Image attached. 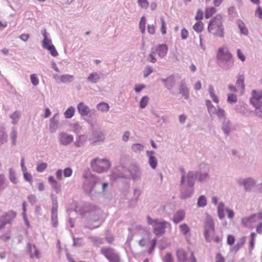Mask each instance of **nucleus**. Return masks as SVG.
I'll return each instance as SVG.
<instances>
[{"instance_id":"obj_23","label":"nucleus","mask_w":262,"mask_h":262,"mask_svg":"<svg viewBox=\"0 0 262 262\" xmlns=\"http://www.w3.org/2000/svg\"><path fill=\"white\" fill-rule=\"evenodd\" d=\"M27 248L28 252L29 253L30 257L31 258H33L34 257H36L37 258H39V251L35 245L32 246L30 243H28L27 245Z\"/></svg>"},{"instance_id":"obj_29","label":"nucleus","mask_w":262,"mask_h":262,"mask_svg":"<svg viewBox=\"0 0 262 262\" xmlns=\"http://www.w3.org/2000/svg\"><path fill=\"white\" fill-rule=\"evenodd\" d=\"M238 28L239 30L240 33L242 35H248L249 34V31L247 28L245 23L241 19H238L236 21Z\"/></svg>"},{"instance_id":"obj_12","label":"nucleus","mask_w":262,"mask_h":262,"mask_svg":"<svg viewBox=\"0 0 262 262\" xmlns=\"http://www.w3.org/2000/svg\"><path fill=\"white\" fill-rule=\"evenodd\" d=\"M180 196L181 199H187L192 196L194 193V187L183 184V182H180Z\"/></svg>"},{"instance_id":"obj_11","label":"nucleus","mask_w":262,"mask_h":262,"mask_svg":"<svg viewBox=\"0 0 262 262\" xmlns=\"http://www.w3.org/2000/svg\"><path fill=\"white\" fill-rule=\"evenodd\" d=\"M171 227V224L165 221H159V220L154 225L153 232L157 236H161L165 233L166 228Z\"/></svg>"},{"instance_id":"obj_46","label":"nucleus","mask_w":262,"mask_h":262,"mask_svg":"<svg viewBox=\"0 0 262 262\" xmlns=\"http://www.w3.org/2000/svg\"><path fill=\"white\" fill-rule=\"evenodd\" d=\"M208 91L209 93V95L213 101L215 103H218L219 100L217 97V96L214 93V89L212 85H210L208 88Z\"/></svg>"},{"instance_id":"obj_57","label":"nucleus","mask_w":262,"mask_h":262,"mask_svg":"<svg viewBox=\"0 0 262 262\" xmlns=\"http://www.w3.org/2000/svg\"><path fill=\"white\" fill-rule=\"evenodd\" d=\"M255 107V112L257 116L262 118V104L253 105Z\"/></svg>"},{"instance_id":"obj_36","label":"nucleus","mask_w":262,"mask_h":262,"mask_svg":"<svg viewBox=\"0 0 262 262\" xmlns=\"http://www.w3.org/2000/svg\"><path fill=\"white\" fill-rule=\"evenodd\" d=\"M196 173V179L200 182H203L206 179L209 178V174L207 172H202L201 171H195Z\"/></svg>"},{"instance_id":"obj_48","label":"nucleus","mask_w":262,"mask_h":262,"mask_svg":"<svg viewBox=\"0 0 262 262\" xmlns=\"http://www.w3.org/2000/svg\"><path fill=\"white\" fill-rule=\"evenodd\" d=\"M203 23L201 21H198L193 26V29L197 33H201L203 30Z\"/></svg>"},{"instance_id":"obj_28","label":"nucleus","mask_w":262,"mask_h":262,"mask_svg":"<svg viewBox=\"0 0 262 262\" xmlns=\"http://www.w3.org/2000/svg\"><path fill=\"white\" fill-rule=\"evenodd\" d=\"M88 139V136L86 135H81L77 136L76 138L75 145L77 147L83 146Z\"/></svg>"},{"instance_id":"obj_18","label":"nucleus","mask_w":262,"mask_h":262,"mask_svg":"<svg viewBox=\"0 0 262 262\" xmlns=\"http://www.w3.org/2000/svg\"><path fill=\"white\" fill-rule=\"evenodd\" d=\"M179 93L186 100L189 98V90L187 88L185 80H182L180 82Z\"/></svg>"},{"instance_id":"obj_20","label":"nucleus","mask_w":262,"mask_h":262,"mask_svg":"<svg viewBox=\"0 0 262 262\" xmlns=\"http://www.w3.org/2000/svg\"><path fill=\"white\" fill-rule=\"evenodd\" d=\"M146 153L148 158L149 165L152 169H155L158 164L157 159L155 156V152L152 150H147Z\"/></svg>"},{"instance_id":"obj_33","label":"nucleus","mask_w":262,"mask_h":262,"mask_svg":"<svg viewBox=\"0 0 262 262\" xmlns=\"http://www.w3.org/2000/svg\"><path fill=\"white\" fill-rule=\"evenodd\" d=\"M141 192L140 189L136 188L134 190V197L129 202V206L130 207H133L135 206V204L134 205H132V203L133 202H135V204L136 203L139 199V196L141 195Z\"/></svg>"},{"instance_id":"obj_63","label":"nucleus","mask_w":262,"mask_h":262,"mask_svg":"<svg viewBox=\"0 0 262 262\" xmlns=\"http://www.w3.org/2000/svg\"><path fill=\"white\" fill-rule=\"evenodd\" d=\"M47 166L46 163H41L37 165L36 170L38 172H41L47 168Z\"/></svg>"},{"instance_id":"obj_24","label":"nucleus","mask_w":262,"mask_h":262,"mask_svg":"<svg viewBox=\"0 0 262 262\" xmlns=\"http://www.w3.org/2000/svg\"><path fill=\"white\" fill-rule=\"evenodd\" d=\"M176 255L178 262H187L188 260L187 253L184 249L177 250Z\"/></svg>"},{"instance_id":"obj_26","label":"nucleus","mask_w":262,"mask_h":262,"mask_svg":"<svg viewBox=\"0 0 262 262\" xmlns=\"http://www.w3.org/2000/svg\"><path fill=\"white\" fill-rule=\"evenodd\" d=\"M185 216V213L184 210H179L176 212L173 217V222L175 224H178L182 221Z\"/></svg>"},{"instance_id":"obj_58","label":"nucleus","mask_w":262,"mask_h":262,"mask_svg":"<svg viewBox=\"0 0 262 262\" xmlns=\"http://www.w3.org/2000/svg\"><path fill=\"white\" fill-rule=\"evenodd\" d=\"M30 80L34 86H36L39 83V79L36 74H32L30 75Z\"/></svg>"},{"instance_id":"obj_19","label":"nucleus","mask_w":262,"mask_h":262,"mask_svg":"<svg viewBox=\"0 0 262 262\" xmlns=\"http://www.w3.org/2000/svg\"><path fill=\"white\" fill-rule=\"evenodd\" d=\"M41 34L43 37V39L42 42V46L44 49L47 48L50 46L53 45L52 43V39L50 38V34L47 32L46 28H43L41 30Z\"/></svg>"},{"instance_id":"obj_3","label":"nucleus","mask_w":262,"mask_h":262,"mask_svg":"<svg viewBox=\"0 0 262 262\" xmlns=\"http://www.w3.org/2000/svg\"><path fill=\"white\" fill-rule=\"evenodd\" d=\"M208 31L215 36L221 38L224 37V27L222 14H218L210 20Z\"/></svg>"},{"instance_id":"obj_1","label":"nucleus","mask_w":262,"mask_h":262,"mask_svg":"<svg viewBox=\"0 0 262 262\" xmlns=\"http://www.w3.org/2000/svg\"><path fill=\"white\" fill-rule=\"evenodd\" d=\"M76 211L78 212L82 217L89 214V220L91 222L99 221L102 214V211L98 207L89 203L85 204L81 208L77 207Z\"/></svg>"},{"instance_id":"obj_22","label":"nucleus","mask_w":262,"mask_h":262,"mask_svg":"<svg viewBox=\"0 0 262 262\" xmlns=\"http://www.w3.org/2000/svg\"><path fill=\"white\" fill-rule=\"evenodd\" d=\"M59 115V113H57L50 120V130L52 133L55 132L58 128Z\"/></svg>"},{"instance_id":"obj_30","label":"nucleus","mask_w":262,"mask_h":262,"mask_svg":"<svg viewBox=\"0 0 262 262\" xmlns=\"http://www.w3.org/2000/svg\"><path fill=\"white\" fill-rule=\"evenodd\" d=\"M245 243V237H242L237 242L236 244L232 248H230L231 252H237L241 247L244 245Z\"/></svg>"},{"instance_id":"obj_2","label":"nucleus","mask_w":262,"mask_h":262,"mask_svg":"<svg viewBox=\"0 0 262 262\" xmlns=\"http://www.w3.org/2000/svg\"><path fill=\"white\" fill-rule=\"evenodd\" d=\"M217 64L225 70L229 69L234 65V60L231 53L228 49L220 48L216 56Z\"/></svg>"},{"instance_id":"obj_27","label":"nucleus","mask_w":262,"mask_h":262,"mask_svg":"<svg viewBox=\"0 0 262 262\" xmlns=\"http://www.w3.org/2000/svg\"><path fill=\"white\" fill-rule=\"evenodd\" d=\"M8 182L4 174H0V195H2L4 190L8 186Z\"/></svg>"},{"instance_id":"obj_8","label":"nucleus","mask_w":262,"mask_h":262,"mask_svg":"<svg viewBox=\"0 0 262 262\" xmlns=\"http://www.w3.org/2000/svg\"><path fill=\"white\" fill-rule=\"evenodd\" d=\"M101 253L110 262H120L119 253L111 247L103 248Z\"/></svg>"},{"instance_id":"obj_50","label":"nucleus","mask_w":262,"mask_h":262,"mask_svg":"<svg viewBox=\"0 0 262 262\" xmlns=\"http://www.w3.org/2000/svg\"><path fill=\"white\" fill-rule=\"evenodd\" d=\"M179 227L180 232L184 235H187L190 232V228L185 223L181 225Z\"/></svg>"},{"instance_id":"obj_7","label":"nucleus","mask_w":262,"mask_h":262,"mask_svg":"<svg viewBox=\"0 0 262 262\" xmlns=\"http://www.w3.org/2000/svg\"><path fill=\"white\" fill-rule=\"evenodd\" d=\"M93 170L98 173L106 171L110 167L109 161L105 159L95 158L91 163Z\"/></svg>"},{"instance_id":"obj_49","label":"nucleus","mask_w":262,"mask_h":262,"mask_svg":"<svg viewBox=\"0 0 262 262\" xmlns=\"http://www.w3.org/2000/svg\"><path fill=\"white\" fill-rule=\"evenodd\" d=\"M144 146L140 143H135L132 146V149L136 153H140L143 150Z\"/></svg>"},{"instance_id":"obj_41","label":"nucleus","mask_w":262,"mask_h":262,"mask_svg":"<svg viewBox=\"0 0 262 262\" xmlns=\"http://www.w3.org/2000/svg\"><path fill=\"white\" fill-rule=\"evenodd\" d=\"M207 205V200L206 196L202 195L199 196L197 201V205L199 207H204Z\"/></svg>"},{"instance_id":"obj_25","label":"nucleus","mask_w":262,"mask_h":262,"mask_svg":"<svg viewBox=\"0 0 262 262\" xmlns=\"http://www.w3.org/2000/svg\"><path fill=\"white\" fill-rule=\"evenodd\" d=\"M222 130L226 136H228L231 132V123L230 120L228 119H224V120L222 121Z\"/></svg>"},{"instance_id":"obj_55","label":"nucleus","mask_w":262,"mask_h":262,"mask_svg":"<svg viewBox=\"0 0 262 262\" xmlns=\"http://www.w3.org/2000/svg\"><path fill=\"white\" fill-rule=\"evenodd\" d=\"M46 49L48 50L50 52V54L53 57H56L58 55V52L54 45L50 46L46 48Z\"/></svg>"},{"instance_id":"obj_53","label":"nucleus","mask_w":262,"mask_h":262,"mask_svg":"<svg viewBox=\"0 0 262 262\" xmlns=\"http://www.w3.org/2000/svg\"><path fill=\"white\" fill-rule=\"evenodd\" d=\"M237 101L236 96L233 94H229L227 96V101L230 104L235 103Z\"/></svg>"},{"instance_id":"obj_38","label":"nucleus","mask_w":262,"mask_h":262,"mask_svg":"<svg viewBox=\"0 0 262 262\" xmlns=\"http://www.w3.org/2000/svg\"><path fill=\"white\" fill-rule=\"evenodd\" d=\"M216 9L213 7L206 8L205 12V18L207 19L209 18L216 12Z\"/></svg>"},{"instance_id":"obj_54","label":"nucleus","mask_w":262,"mask_h":262,"mask_svg":"<svg viewBox=\"0 0 262 262\" xmlns=\"http://www.w3.org/2000/svg\"><path fill=\"white\" fill-rule=\"evenodd\" d=\"M146 19L144 16H142L139 23V29L142 33H144L145 31Z\"/></svg>"},{"instance_id":"obj_5","label":"nucleus","mask_w":262,"mask_h":262,"mask_svg":"<svg viewBox=\"0 0 262 262\" xmlns=\"http://www.w3.org/2000/svg\"><path fill=\"white\" fill-rule=\"evenodd\" d=\"M142 175V171L140 167L136 164H134L130 165L127 168L123 167V172H120L118 177L138 181L141 179Z\"/></svg>"},{"instance_id":"obj_45","label":"nucleus","mask_w":262,"mask_h":262,"mask_svg":"<svg viewBox=\"0 0 262 262\" xmlns=\"http://www.w3.org/2000/svg\"><path fill=\"white\" fill-rule=\"evenodd\" d=\"M73 79V76L69 74L62 75L60 76V81L62 83L71 82Z\"/></svg>"},{"instance_id":"obj_64","label":"nucleus","mask_w":262,"mask_h":262,"mask_svg":"<svg viewBox=\"0 0 262 262\" xmlns=\"http://www.w3.org/2000/svg\"><path fill=\"white\" fill-rule=\"evenodd\" d=\"M163 262H173V258L171 254L169 252L167 253L163 258Z\"/></svg>"},{"instance_id":"obj_14","label":"nucleus","mask_w":262,"mask_h":262,"mask_svg":"<svg viewBox=\"0 0 262 262\" xmlns=\"http://www.w3.org/2000/svg\"><path fill=\"white\" fill-rule=\"evenodd\" d=\"M237 182L239 185H243L244 187V189L246 192H250L252 188L255 185V182L252 178L239 179Z\"/></svg>"},{"instance_id":"obj_17","label":"nucleus","mask_w":262,"mask_h":262,"mask_svg":"<svg viewBox=\"0 0 262 262\" xmlns=\"http://www.w3.org/2000/svg\"><path fill=\"white\" fill-rule=\"evenodd\" d=\"M184 179L183 184L194 187L196 180V173L195 171H189L187 173V176H186Z\"/></svg>"},{"instance_id":"obj_61","label":"nucleus","mask_w":262,"mask_h":262,"mask_svg":"<svg viewBox=\"0 0 262 262\" xmlns=\"http://www.w3.org/2000/svg\"><path fill=\"white\" fill-rule=\"evenodd\" d=\"M52 188L56 193H59L61 191V185L59 183L56 181L55 183L51 185Z\"/></svg>"},{"instance_id":"obj_56","label":"nucleus","mask_w":262,"mask_h":262,"mask_svg":"<svg viewBox=\"0 0 262 262\" xmlns=\"http://www.w3.org/2000/svg\"><path fill=\"white\" fill-rule=\"evenodd\" d=\"M255 237H256L255 233H254V232L251 233L250 238V241H249V246H250V250H252L254 247Z\"/></svg>"},{"instance_id":"obj_52","label":"nucleus","mask_w":262,"mask_h":262,"mask_svg":"<svg viewBox=\"0 0 262 262\" xmlns=\"http://www.w3.org/2000/svg\"><path fill=\"white\" fill-rule=\"evenodd\" d=\"M17 137V133L14 127L12 128V131L10 134V137L12 140V144L13 145H15L16 139Z\"/></svg>"},{"instance_id":"obj_62","label":"nucleus","mask_w":262,"mask_h":262,"mask_svg":"<svg viewBox=\"0 0 262 262\" xmlns=\"http://www.w3.org/2000/svg\"><path fill=\"white\" fill-rule=\"evenodd\" d=\"M139 5L143 9H146L149 7V3L147 0H138Z\"/></svg>"},{"instance_id":"obj_42","label":"nucleus","mask_w":262,"mask_h":262,"mask_svg":"<svg viewBox=\"0 0 262 262\" xmlns=\"http://www.w3.org/2000/svg\"><path fill=\"white\" fill-rule=\"evenodd\" d=\"M215 115L217 116L219 119L222 121L223 120H224V119H227L226 118V114L223 108H220L219 106H218V108Z\"/></svg>"},{"instance_id":"obj_9","label":"nucleus","mask_w":262,"mask_h":262,"mask_svg":"<svg viewBox=\"0 0 262 262\" xmlns=\"http://www.w3.org/2000/svg\"><path fill=\"white\" fill-rule=\"evenodd\" d=\"M16 216V212L13 210H9L5 212L0 217V230L4 229L7 224L11 225Z\"/></svg>"},{"instance_id":"obj_60","label":"nucleus","mask_w":262,"mask_h":262,"mask_svg":"<svg viewBox=\"0 0 262 262\" xmlns=\"http://www.w3.org/2000/svg\"><path fill=\"white\" fill-rule=\"evenodd\" d=\"M148 59L149 61L151 63H155L157 61V58L155 55V52L154 51L153 48L151 49V52L148 55Z\"/></svg>"},{"instance_id":"obj_37","label":"nucleus","mask_w":262,"mask_h":262,"mask_svg":"<svg viewBox=\"0 0 262 262\" xmlns=\"http://www.w3.org/2000/svg\"><path fill=\"white\" fill-rule=\"evenodd\" d=\"M224 206V203L220 202L217 207V215L220 220L223 219L225 217Z\"/></svg>"},{"instance_id":"obj_34","label":"nucleus","mask_w":262,"mask_h":262,"mask_svg":"<svg viewBox=\"0 0 262 262\" xmlns=\"http://www.w3.org/2000/svg\"><path fill=\"white\" fill-rule=\"evenodd\" d=\"M176 83V80L173 75H170L167 77V81L165 87L168 90H171Z\"/></svg>"},{"instance_id":"obj_51","label":"nucleus","mask_w":262,"mask_h":262,"mask_svg":"<svg viewBox=\"0 0 262 262\" xmlns=\"http://www.w3.org/2000/svg\"><path fill=\"white\" fill-rule=\"evenodd\" d=\"M149 101V97L147 96H143L140 101V107L144 108L147 105Z\"/></svg>"},{"instance_id":"obj_10","label":"nucleus","mask_w":262,"mask_h":262,"mask_svg":"<svg viewBox=\"0 0 262 262\" xmlns=\"http://www.w3.org/2000/svg\"><path fill=\"white\" fill-rule=\"evenodd\" d=\"M77 110L81 116H86L90 115V117L96 118L97 115L95 110H91L83 102H79L77 106Z\"/></svg>"},{"instance_id":"obj_40","label":"nucleus","mask_w":262,"mask_h":262,"mask_svg":"<svg viewBox=\"0 0 262 262\" xmlns=\"http://www.w3.org/2000/svg\"><path fill=\"white\" fill-rule=\"evenodd\" d=\"M75 109L73 106H70L65 111L64 115L67 119H70L74 115Z\"/></svg>"},{"instance_id":"obj_32","label":"nucleus","mask_w":262,"mask_h":262,"mask_svg":"<svg viewBox=\"0 0 262 262\" xmlns=\"http://www.w3.org/2000/svg\"><path fill=\"white\" fill-rule=\"evenodd\" d=\"M100 79L99 75L97 72H92L89 75L87 80L89 82L96 83Z\"/></svg>"},{"instance_id":"obj_59","label":"nucleus","mask_w":262,"mask_h":262,"mask_svg":"<svg viewBox=\"0 0 262 262\" xmlns=\"http://www.w3.org/2000/svg\"><path fill=\"white\" fill-rule=\"evenodd\" d=\"M153 72V69L151 67L149 66H147L145 67L144 72H143V76L144 78L147 77L149 75H150Z\"/></svg>"},{"instance_id":"obj_43","label":"nucleus","mask_w":262,"mask_h":262,"mask_svg":"<svg viewBox=\"0 0 262 262\" xmlns=\"http://www.w3.org/2000/svg\"><path fill=\"white\" fill-rule=\"evenodd\" d=\"M9 179L10 181L13 184H16L18 183V181L16 178L15 173L12 168L9 169Z\"/></svg>"},{"instance_id":"obj_15","label":"nucleus","mask_w":262,"mask_h":262,"mask_svg":"<svg viewBox=\"0 0 262 262\" xmlns=\"http://www.w3.org/2000/svg\"><path fill=\"white\" fill-rule=\"evenodd\" d=\"M252 97L250 99V103L252 105L262 104L261 99H262V91L253 90L252 92Z\"/></svg>"},{"instance_id":"obj_39","label":"nucleus","mask_w":262,"mask_h":262,"mask_svg":"<svg viewBox=\"0 0 262 262\" xmlns=\"http://www.w3.org/2000/svg\"><path fill=\"white\" fill-rule=\"evenodd\" d=\"M96 107L99 111L102 112H107L109 110L110 106L107 103L102 102L98 103Z\"/></svg>"},{"instance_id":"obj_44","label":"nucleus","mask_w":262,"mask_h":262,"mask_svg":"<svg viewBox=\"0 0 262 262\" xmlns=\"http://www.w3.org/2000/svg\"><path fill=\"white\" fill-rule=\"evenodd\" d=\"M20 113L18 111H16L10 116V117L12 120V123L13 124H16L17 123L20 118Z\"/></svg>"},{"instance_id":"obj_35","label":"nucleus","mask_w":262,"mask_h":262,"mask_svg":"<svg viewBox=\"0 0 262 262\" xmlns=\"http://www.w3.org/2000/svg\"><path fill=\"white\" fill-rule=\"evenodd\" d=\"M236 85L238 88H240L242 90L245 89V84H244V75H239L238 74L236 76Z\"/></svg>"},{"instance_id":"obj_21","label":"nucleus","mask_w":262,"mask_h":262,"mask_svg":"<svg viewBox=\"0 0 262 262\" xmlns=\"http://www.w3.org/2000/svg\"><path fill=\"white\" fill-rule=\"evenodd\" d=\"M168 50V46L165 43H162L158 45L156 47L154 51L157 53L160 57L163 58L167 55Z\"/></svg>"},{"instance_id":"obj_4","label":"nucleus","mask_w":262,"mask_h":262,"mask_svg":"<svg viewBox=\"0 0 262 262\" xmlns=\"http://www.w3.org/2000/svg\"><path fill=\"white\" fill-rule=\"evenodd\" d=\"M82 177L84 179L82 186L83 190L89 195H90L93 191H96L95 187L101 184L100 179L92 174L89 169L84 171Z\"/></svg>"},{"instance_id":"obj_31","label":"nucleus","mask_w":262,"mask_h":262,"mask_svg":"<svg viewBox=\"0 0 262 262\" xmlns=\"http://www.w3.org/2000/svg\"><path fill=\"white\" fill-rule=\"evenodd\" d=\"M51 221L53 227L56 228L58 226V210L51 211Z\"/></svg>"},{"instance_id":"obj_6","label":"nucleus","mask_w":262,"mask_h":262,"mask_svg":"<svg viewBox=\"0 0 262 262\" xmlns=\"http://www.w3.org/2000/svg\"><path fill=\"white\" fill-rule=\"evenodd\" d=\"M204 236L205 241L210 243L212 240V235L215 231V224L212 217L209 214H206V218L204 222Z\"/></svg>"},{"instance_id":"obj_16","label":"nucleus","mask_w":262,"mask_h":262,"mask_svg":"<svg viewBox=\"0 0 262 262\" xmlns=\"http://www.w3.org/2000/svg\"><path fill=\"white\" fill-rule=\"evenodd\" d=\"M60 144L67 146L71 144L73 141V136L66 133L61 132L59 134Z\"/></svg>"},{"instance_id":"obj_47","label":"nucleus","mask_w":262,"mask_h":262,"mask_svg":"<svg viewBox=\"0 0 262 262\" xmlns=\"http://www.w3.org/2000/svg\"><path fill=\"white\" fill-rule=\"evenodd\" d=\"M255 222V220H253L252 215L248 217H244L242 219V224L245 227H247L249 224Z\"/></svg>"},{"instance_id":"obj_13","label":"nucleus","mask_w":262,"mask_h":262,"mask_svg":"<svg viewBox=\"0 0 262 262\" xmlns=\"http://www.w3.org/2000/svg\"><path fill=\"white\" fill-rule=\"evenodd\" d=\"M105 139V136L100 129H94L92 132V137L89 139L91 144L95 145L98 142H102Z\"/></svg>"}]
</instances>
